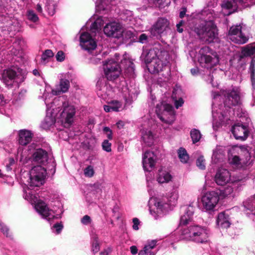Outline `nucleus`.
I'll return each mask as SVG.
<instances>
[{"instance_id": "obj_1", "label": "nucleus", "mask_w": 255, "mask_h": 255, "mask_svg": "<svg viewBox=\"0 0 255 255\" xmlns=\"http://www.w3.org/2000/svg\"><path fill=\"white\" fill-rule=\"evenodd\" d=\"M167 52L158 47L150 49L145 58L149 71L153 73L162 71L167 63Z\"/></svg>"}, {"instance_id": "obj_2", "label": "nucleus", "mask_w": 255, "mask_h": 255, "mask_svg": "<svg viewBox=\"0 0 255 255\" xmlns=\"http://www.w3.org/2000/svg\"><path fill=\"white\" fill-rule=\"evenodd\" d=\"M208 237L206 230L198 226L184 229L181 234V238L183 240H192L200 243L207 242Z\"/></svg>"}, {"instance_id": "obj_3", "label": "nucleus", "mask_w": 255, "mask_h": 255, "mask_svg": "<svg viewBox=\"0 0 255 255\" xmlns=\"http://www.w3.org/2000/svg\"><path fill=\"white\" fill-rule=\"evenodd\" d=\"M196 33L200 39L208 43L213 42L218 35L217 27L212 21H207L204 26L198 28Z\"/></svg>"}, {"instance_id": "obj_4", "label": "nucleus", "mask_w": 255, "mask_h": 255, "mask_svg": "<svg viewBox=\"0 0 255 255\" xmlns=\"http://www.w3.org/2000/svg\"><path fill=\"white\" fill-rule=\"evenodd\" d=\"M46 175V170L41 166L33 167L30 171V178L28 182V188L30 189L34 187H40L44 183Z\"/></svg>"}, {"instance_id": "obj_5", "label": "nucleus", "mask_w": 255, "mask_h": 255, "mask_svg": "<svg viewBox=\"0 0 255 255\" xmlns=\"http://www.w3.org/2000/svg\"><path fill=\"white\" fill-rule=\"evenodd\" d=\"M222 94L225 97L224 106L225 111H229L233 107L240 104L241 102L240 91L238 88L223 90Z\"/></svg>"}, {"instance_id": "obj_6", "label": "nucleus", "mask_w": 255, "mask_h": 255, "mask_svg": "<svg viewBox=\"0 0 255 255\" xmlns=\"http://www.w3.org/2000/svg\"><path fill=\"white\" fill-rule=\"evenodd\" d=\"M200 53L201 56L199 61L202 66L209 68L218 63L219 58L217 54L211 51L209 47L205 46L202 48Z\"/></svg>"}, {"instance_id": "obj_7", "label": "nucleus", "mask_w": 255, "mask_h": 255, "mask_svg": "<svg viewBox=\"0 0 255 255\" xmlns=\"http://www.w3.org/2000/svg\"><path fill=\"white\" fill-rule=\"evenodd\" d=\"M201 201L204 209L212 211L219 201V196L215 191L208 192L203 195Z\"/></svg>"}, {"instance_id": "obj_8", "label": "nucleus", "mask_w": 255, "mask_h": 255, "mask_svg": "<svg viewBox=\"0 0 255 255\" xmlns=\"http://www.w3.org/2000/svg\"><path fill=\"white\" fill-rule=\"evenodd\" d=\"M228 37L232 41L239 44H244L248 40V37L243 32L240 25L232 26L229 30Z\"/></svg>"}, {"instance_id": "obj_9", "label": "nucleus", "mask_w": 255, "mask_h": 255, "mask_svg": "<svg viewBox=\"0 0 255 255\" xmlns=\"http://www.w3.org/2000/svg\"><path fill=\"white\" fill-rule=\"evenodd\" d=\"M105 74L109 80L117 78L120 75L121 69L119 64L114 60H109L104 65Z\"/></svg>"}, {"instance_id": "obj_10", "label": "nucleus", "mask_w": 255, "mask_h": 255, "mask_svg": "<svg viewBox=\"0 0 255 255\" xmlns=\"http://www.w3.org/2000/svg\"><path fill=\"white\" fill-rule=\"evenodd\" d=\"M104 32L107 36L119 38L122 35L123 29L120 23L112 22L107 24L105 26Z\"/></svg>"}, {"instance_id": "obj_11", "label": "nucleus", "mask_w": 255, "mask_h": 255, "mask_svg": "<svg viewBox=\"0 0 255 255\" xmlns=\"http://www.w3.org/2000/svg\"><path fill=\"white\" fill-rule=\"evenodd\" d=\"M232 132L236 139L245 140L249 134L248 127L241 123L235 124L232 128Z\"/></svg>"}, {"instance_id": "obj_12", "label": "nucleus", "mask_w": 255, "mask_h": 255, "mask_svg": "<svg viewBox=\"0 0 255 255\" xmlns=\"http://www.w3.org/2000/svg\"><path fill=\"white\" fill-rule=\"evenodd\" d=\"M230 152L232 153H238L242 161V163L246 166V167L250 165L252 161L251 160V156L249 150L247 147L245 146H241L239 147H233L230 150Z\"/></svg>"}, {"instance_id": "obj_13", "label": "nucleus", "mask_w": 255, "mask_h": 255, "mask_svg": "<svg viewBox=\"0 0 255 255\" xmlns=\"http://www.w3.org/2000/svg\"><path fill=\"white\" fill-rule=\"evenodd\" d=\"M80 45L86 50L91 52L97 47V43L88 32H83L80 37Z\"/></svg>"}, {"instance_id": "obj_14", "label": "nucleus", "mask_w": 255, "mask_h": 255, "mask_svg": "<svg viewBox=\"0 0 255 255\" xmlns=\"http://www.w3.org/2000/svg\"><path fill=\"white\" fill-rule=\"evenodd\" d=\"M156 161V156L150 151H146L142 157L143 167L145 171H150L154 167Z\"/></svg>"}, {"instance_id": "obj_15", "label": "nucleus", "mask_w": 255, "mask_h": 255, "mask_svg": "<svg viewBox=\"0 0 255 255\" xmlns=\"http://www.w3.org/2000/svg\"><path fill=\"white\" fill-rule=\"evenodd\" d=\"M16 70L13 69H8L3 71L2 80L6 85L8 86L12 84L19 73V69H16Z\"/></svg>"}, {"instance_id": "obj_16", "label": "nucleus", "mask_w": 255, "mask_h": 255, "mask_svg": "<svg viewBox=\"0 0 255 255\" xmlns=\"http://www.w3.org/2000/svg\"><path fill=\"white\" fill-rule=\"evenodd\" d=\"M221 6L222 14L229 15L237 10L238 3L235 0H223Z\"/></svg>"}, {"instance_id": "obj_17", "label": "nucleus", "mask_w": 255, "mask_h": 255, "mask_svg": "<svg viewBox=\"0 0 255 255\" xmlns=\"http://www.w3.org/2000/svg\"><path fill=\"white\" fill-rule=\"evenodd\" d=\"M169 25L167 19L160 18L151 28V33L153 35L159 34L164 31Z\"/></svg>"}, {"instance_id": "obj_18", "label": "nucleus", "mask_w": 255, "mask_h": 255, "mask_svg": "<svg viewBox=\"0 0 255 255\" xmlns=\"http://www.w3.org/2000/svg\"><path fill=\"white\" fill-rule=\"evenodd\" d=\"M231 175L229 171L226 169H219L217 172L215 181L219 185L223 186L230 180Z\"/></svg>"}, {"instance_id": "obj_19", "label": "nucleus", "mask_w": 255, "mask_h": 255, "mask_svg": "<svg viewBox=\"0 0 255 255\" xmlns=\"http://www.w3.org/2000/svg\"><path fill=\"white\" fill-rule=\"evenodd\" d=\"M33 134L30 130L25 129H21L18 131V141L19 144L25 146L32 140Z\"/></svg>"}, {"instance_id": "obj_20", "label": "nucleus", "mask_w": 255, "mask_h": 255, "mask_svg": "<svg viewBox=\"0 0 255 255\" xmlns=\"http://www.w3.org/2000/svg\"><path fill=\"white\" fill-rule=\"evenodd\" d=\"M32 158L34 161L38 163L44 164L48 160V153L45 150L38 148L33 153Z\"/></svg>"}, {"instance_id": "obj_21", "label": "nucleus", "mask_w": 255, "mask_h": 255, "mask_svg": "<svg viewBox=\"0 0 255 255\" xmlns=\"http://www.w3.org/2000/svg\"><path fill=\"white\" fill-rule=\"evenodd\" d=\"M70 87V82L67 79L60 80L59 84L55 89L52 90V93L54 95H58L68 91Z\"/></svg>"}, {"instance_id": "obj_22", "label": "nucleus", "mask_w": 255, "mask_h": 255, "mask_svg": "<svg viewBox=\"0 0 255 255\" xmlns=\"http://www.w3.org/2000/svg\"><path fill=\"white\" fill-rule=\"evenodd\" d=\"M75 113H60L59 121L65 128H69L73 122Z\"/></svg>"}, {"instance_id": "obj_23", "label": "nucleus", "mask_w": 255, "mask_h": 255, "mask_svg": "<svg viewBox=\"0 0 255 255\" xmlns=\"http://www.w3.org/2000/svg\"><path fill=\"white\" fill-rule=\"evenodd\" d=\"M55 113H47V115L41 124V127L44 129H48L53 127L55 123Z\"/></svg>"}, {"instance_id": "obj_24", "label": "nucleus", "mask_w": 255, "mask_h": 255, "mask_svg": "<svg viewBox=\"0 0 255 255\" xmlns=\"http://www.w3.org/2000/svg\"><path fill=\"white\" fill-rule=\"evenodd\" d=\"M115 0H97L96 2V7L97 10L101 11L105 10H109L111 8V5L116 4Z\"/></svg>"}, {"instance_id": "obj_25", "label": "nucleus", "mask_w": 255, "mask_h": 255, "mask_svg": "<svg viewBox=\"0 0 255 255\" xmlns=\"http://www.w3.org/2000/svg\"><path fill=\"white\" fill-rule=\"evenodd\" d=\"M35 207L36 211L43 217L48 218V219L51 218L49 216L51 215V212L52 211L49 210L45 203L38 202L36 204Z\"/></svg>"}, {"instance_id": "obj_26", "label": "nucleus", "mask_w": 255, "mask_h": 255, "mask_svg": "<svg viewBox=\"0 0 255 255\" xmlns=\"http://www.w3.org/2000/svg\"><path fill=\"white\" fill-rule=\"evenodd\" d=\"M231 153V155L229 156V161L230 164L239 169L246 167V166L242 163V161L239 156L233 155L234 153H232V152Z\"/></svg>"}, {"instance_id": "obj_27", "label": "nucleus", "mask_w": 255, "mask_h": 255, "mask_svg": "<svg viewBox=\"0 0 255 255\" xmlns=\"http://www.w3.org/2000/svg\"><path fill=\"white\" fill-rule=\"evenodd\" d=\"M157 117L163 123L172 124L175 120L174 113H156Z\"/></svg>"}, {"instance_id": "obj_28", "label": "nucleus", "mask_w": 255, "mask_h": 255, "mask_svg": "<svg viewBox=\"0 0 255 255\" xmlns=\"http://www.w3.org/2000/svg\"><path fill=\"white\" fill-rule=\"evenodd\" d=\"M182 90L180 87L176 86L173 89L172 97L173 99H175L174 104L177 109H178L179 107L182 106L184 103L183 100L181 98H180L178 100H177L178 96H180Z\"/></svg>"}, {"instance_id": "obj_29", "label": "nucleus", "mask_w": 255, "mask_h": 255, "mask_svg": "<svg viewBox=\"0 0 255 255\" xmlns=\"http://www.w3.org/2000/svg\"><path fill=\"white\" fill-rule=\"evenodd\" d=\"M217 224L219 227L222 228H229L230 223L228 220V216H226L224 212L220 213L218 216Z\"/></svg>"}, {"instance_id": "obj_30", "label": "nucleus", "mask_w": 255, "mask_h": 255, "mask_svg": "<svg viewBox=\"0 0 255 255\" xmlns=\"http://www.w3.org/2000/svg\"><path fill=\"white\" fill-rule=\"evenodd\" d=\"M171 179V175L166 171L159 170L157 180L159 183H164L169 182Z\"/></svg>"}, {"instance_id": "obj_31", "label": "nucleus", "mask_w": 255, "mask_h": 255, "mask_svg": "<svg viewBox=\"0 0 255 255\" xmlns=\"http://www.w3.org/2000/svg\"><path fill=\"white\" fill-rule=\"evenodd\" d=\"M142 137L144 142L149 146L152 145L153 143V135L150 130H143L142 131Z\"/></svg>"}, {"instance_id": "obj_32", "label": "nucleus", "mask_w": 255, "mask_h": 255, "mask_svg": "<svg viewBox=\"0 0 255 255\" xmlns=\"http://www.w3.org/2000/svg\"><path fill=\"white\" fill-rule=\"evenodd\" d=\"M122 104L118 101H112L108 103L107 105L104 106L105 112H109L110 110L113 111H118L119 109L122 107Z\"/></svg>"}, {"instance_id": "obj_33", "label": "nucleus", "mask_w": 255, "mask_h": 255, "mask_svg": "<svg viewBox=\"0 0 255 255\" xmlns=\"http://www.w3.org/2000/svg\"><path fill=\"white\" fill-rule=\"evenodd\" d=\"M157 241L156 240H152L148 243V245L144 246L143 250H141L138 254V255H145L151 253V250L154 249L156 246Z\"/></svg>"}, {"instance_id": "obj_34", "label": "nucleus", "mask_w": 255, "mask_h": 255, "mask_svg": "<svg viewBox=\"0 0 255 255\" xmlns=\"http://www.w3.org/2000/svg\"><path fill=\"white\" fill-rule=\"evenodd\" d=\"M62 106L60 108L58 107V109H56V110H58V111H62V112H70L75 111L76 110H78L77 108L73 105L72 104L69 103L68 101H65L62 103Z\"/></svg>"}, {"instance_id": "obj_35", "label": "nucleus", "mask_w": 255, "mask_h": 255, "mask_svg": "<svg viewBox=\"0 0 255 255\" xmlns=\"http://www.w3.org/2000/svg\"><path fill=\"white\" fill-rule=\"evenodd\" d=\"M178 154L179 158L182 163H187L189 159V157L185 148L180 147L178 149Z\"/></svg>"}, {"instance_id": "obj_36", "label": "nucleus", "mask_w": 255, "mask_h": 255, "mask_svg": "<svg viewBox=\"0 0 255 255\" xmlns=\"http://www.w3.org/2000/svg\"><path fill=\"white\" fill-rule=\"evenodd\" d=\"M190 136L193 143L198 142L201 138V134L200 131L195 128L191 130Z\"/></svg>"}, {"instance_id": "obj_37", "label": "nucleus", "mask_w": 255, "mask_h": 255, "mask_svg": "<svg viewBox=\"0 0 255 255\" xmlns=\"http://www.w3.org/2000/svg\"><path fill=\"white\" fill-rule=\"evenodd\" d=\"M54 55V53L51 50H46L44 51V52L42 54L41 56V62L45 64L48 61L49 58L52 57Z\"/></svg>"}, {"instance_id": "obj_38", "label": "nucleus", "mask_w": 255, "mask_h": 255, "mask_svg": "<svg viewBox=\"0 0 255 255\" xmlns=\"http://www.w3.org/2000/svg\"><path fill=\"white\" fill-rule=\"evenodd\" d=\"M156 108L157 110H156V112H157V110L163 111L164 112H171L173 109L172 106L165 103H161L160 106L157 105Z\"/></svg>"}, {"instance_id": "obj_39", "label": "nucleus", "mask_w": 255, "mask_h": 255, "mask_svg": "<svg viewBox=\"0 0 255 255\" xmlns=\"http://www.w3.org/2000/svg\"><path fill=\"white\" fill-rule=\"evenodd\" d=\"M242 54L245 56H249L255 54V47L248 46L245 47L242 50Z\"/></svg>"}, {"instance_id": "obj_40", "label": "nucleus", "mask_w": 255, "mask_h": 255, "mask_svg": "<svg viewBox=\"0 0 255 255\" xmlns=\"http://www.w3.org/2000/svg\"><path fill=\"white\" fill-rule=\"evenodd\" d=\"M250 69L251 72V80L252 84L254 86L255 84V61L252 60L250 64Z\"/></svg>"}, {"instance_id": "obj_41", "label": "nucleus", "mask_w": 255, "mask_h": 255, "mask_svg": "<svg viewBox=\"0 0 255 255\" xmlns=\"http://www.w3.org/2000/svg\"><path fill=\"white\" fill-rule=\"evenodd\" d=\"M233 188L231 186L226 187L222 192V194L224 197L233 196Z\"/></svg>"}, {"instance_id": "obj_42", "label": "nucleus", "mask_w": 255, "mask_h": 255, "mask_svg": "<svg viewBox=\"0 0 255 255\" xmlns=\"http://www.w3.org/2000/svg\"><path fill=\"white\" fill-rule=\"evenodd\" d=\"M221 123L227 122L229 120L228 113H216Z\"/></svg>"}, {"instance_id": "obj_43", "label": "nucleus", "mask_w": 255, "mask_h": 255, "mask_svg": "<svg viewBox=\"0 0 255 255\" xmlns=\"http://www.w3.org/2000/svg\"><path fill=\"white\" fill-rule=\"evenodd\" d=\"M238 2L244 7L255 4V0H238Z\"/></svg>"}, {"instance_id": "obj_44", "label": "nucleus", "mask_w": 255, "mask_h": 255, "mask_svg": "<svg viewBox=\"0 0 255 255\" xmlns=\"http://www.w3.org/2000/svg\"><path fill=\"white\" fill-rule=\"evenodd\" d=\"M224 154V150L222 147H217L216 149L214 151L213 156L217 158H220Z\"/></svg>"}, {"instance_id": "obj_45", "label": "nucleus", "mask_w": 255, "mask_h": 255, "mask_svg": "<svg viewBox=\"0 0 255 255\" xmlns=\"http://www.w3.org/2000/svg\"><path fill=\"white\" fill-rule=\"evenodd\" d=\"M197 166L201 169H204L205 168V159L203 156H200L197 159L196 161Z\"/></svg>"}, {"instance_id": "obj_46", "label": "nucleus", "mask_w": 255, "mask_h": 255, "mask_svg": "<svg viewBox=\"0 0 255 255\" xmlns=\"http://www.w3.org/2000/svg\"><path fill=\"white\" fill-rule=\"evenodd\" d=\"M191 221L190 218L187 215H184L182 216L180 219L179 225L185 226Z\"/></svg>"}, {"instance_id": "obj_47", "label": "nucleus", "mask_w": 255, "mask_h": 255, "mask_svg": "<svg viewBox=\"0 0 255 255\" xmlns=\"http://www.w3.org/2000/svg\"><path fill=\"white\" fill-rule=\"evenodd\" d=\"M28 19L33 22H36L38 20L37 15L32 10H29L27 12Z\"/></svg>"}, {"instance_id": "obj_48", "label": "nucleus", "mask_w": 255, "mask_h": 255, "mask_svg": "<svg viewBox=\"0 0 255 255\" xmlns=\"http://www.w3.org/2000/svg\"><path fill=\"white\" fill-rule=\"evenodd\" d=\"M94 170L91 165L88 166L84 170V174L86 176L91 177L94 175Z\"/></svg>"}, {"instance_id": "obj_49", "label": "nucleus", "mask_w": 255, "mask_h": 255, "mask_svg": "<svg viewBox=\"0 0 255 255\" xmlns=\"http://www.w3.org/2000/svg\"><path fill=\"white\" fill-rule=\"evenodd\" d=\"M244 206L248 209L252 210L254 208H255V202L254 200H249L244 202Z\"/></svg>"}, {"instance_id": "obj_50", "label": "nucleus", "mask_w": 255, "mask_h": 255, "mask_svg": "<svg viewBox=\"0 0 255 255\" xmlns=\"http://www.w3.org/2000/svg\"><path fill=\"white\" fill-rule=\"evenodd\" d=\"M102 147L104 150L107 152L111 151V143L108 140H105L102 143Z\"/></svg>"}, {"instance_id": "obj_51", "label": "nucleus", "mask_w": 255, "mask_h": 255, "mask_svg": "<svg viewBox=\"0 0 255 255\" xmlns=\"http://www.w3.org/2000/svg\"><path fill=\"white\" fill-rule=\"evenodd\" d=\"M81 222L84 225H88L91 222V219L89 216L88 215H85L82 219H81Z\"/></svg>"}, {"instance_id": "obj_52", "label": "nucleus", "mask_w": 255, "mask_h": 255, "mask_svg": "<svg viewBox=\"0 0 255 255\" xmlns=\"http://www.w3.org/2000/svg\"><path fill=\"white\" fill-rule=\"evenodd\" d=\"M56 58L57 61H62L65 58L64 53L62 51H59L57 52Z\"/></svg>"}, {"instance_id": "obj_53", "label": "nucleus", "mask_w": 255, "mask_h": 255, "mask_svg": "<svg viewBox=\"0 0 255 255\" xmlns=\"http://www.w3.org/2000/svg\"><path fill=\"white\" fill-rule=\"evenodd\" d=\"M0 230L3 232L6 237H10V235H8V228L2 223H0Z\"/></svg>"}, {"instance_id": "obj_54", "label": "nucleus", "mask_w": 255, "mask_h": 255, "mask_svg": "<svg viewBox=\"0 0 255 255\" xmlns=\"http://www.w3.org/2000/svg\"><path fill=\"white\" fill-rule=\"evenodd\" d=\"M132 222H133V226L132 228L135 230H138V225L139 224V221L137 218H134L132 219Z\"/></svg>"}, {"instance_id": "obj_55", "label": "nucleus", "mask_w": 255, "mask_h": 255, "mask_svg": "<svg viewBox=\"0 0 255 255\" xmlns=\"http://www.w3.org/2000/svg\"><path fill=\"white\" fill-rule=\"evenodd\" d=\"M100 250L99 244L96 241L95 242L92 246V251L94 253H97Z\"/></svg>"}, {"instance_id": "obj_56", "label": "nucleus", "mask_w": 255, "mask_h": 255, "mask_svg": "<svg viewBox=\"0 0 255 255\" xmlns=\"http://www.w3.org/2000/svg\"><path fill=\"white\" fill-rule=\"evenodd\" d=\"M101 27H99L98 25H94V23H92L91 26V31L92 33H96L97 31H99L101 30Z\"/></svg>"}, {"instance_id": "obj_57", "label": "nucleus", "mask_w": 255, "mask_h": 255, "mask_svg": "<svg viewBox=\"0 0 255 255\" xmlns=\"http://www.w3.org/2000/svg\"><path fill=\"white\" fill-rule=\"evenodd\" d=\"M104 24V21L102 18H98L94 22V25H98L99 27H101Z\"/></svg>"}, {"instance_id": "obj_58", "label": "nucleus", "mask_w": 255, "mask_h": 255, "mask_svg": "<svg viewBox=\"0 0 255 255\" xmlns=\"http://www.w3.org/2000/svg\"><path fill=\"white\" fill-rule=\"evenodd\" d=\"M53 227L56 229L57 233H59L63 228V225L61 223H57L54 225Z\"/></svg>"}, {"instance_id": "obj_59", "label": "nucleus", "mask_w": 255, "mask_h": 255, "mask_svg": "<svg viewBox=\"0 0 255 255\" xmlns=\"http://www.w3.org/2000/svg\"><path fill=\"white\" fill-rule=\"evenodd\" d=\"M164 0H148L149 2L152 3L155 5H161Z\"/></svg>"}, {"instance_id": "obj_60", "label": "nucleus", "mask_w": 255, "mask_h": 255, "mask_svg": "<svg viewBox=\"0 0 255 255\" xmlns=\"http://www.w3.org/2000/svg\"><path fill=\"white\" fill-rule=\"evenodd\" d=\"M147 37L145 34H142L139 36V41L142 43H144L147 40Z\"/></svg>"}, {"instance_id": "obj_61", "label": "nucleus", "mask_w": 255, "mask_h": 255, "mask_svg": "<svg viewBox=\"0 0 255 255\" xmlns=\"http://www.w3.org/2000/svg\"><path fill=\"white\" fill-rule=\"evenodd\" d=\"M154 205L157 209L161 210L163 206V204L160 201H157L154 203Z\"/></svg>"}, {"instance_id": "obj_62", "label": "nucleus", "mask_w": 255, "mask_h": 255, "mask_svg": "<svg viewBox=\"0 0 255 255\" xmlns=\"http://www.w3.org/2000/svg\"><path fill=\"white\" fill-rule=\"evenodd\" d=\"M131 253L132 255H135L137 254L138 250L137 247L135 246H132L130 248Z\"/></svg>"}, {"instance_id": "obj_63", "label": "nucleus", "mask_w": 255, "mask_h": 255, "mask_svg": "<svg viewBox=\"0 0 255 255\" xmlns=\"http://www.w3.org/2000/svg\"><path fill=\"white\" fill-rule=\"evenodd\" d=\"M186 11H187L186 8H185V7L182 8L181 11L180 12V13H179V16L180 18H182L185 16Z\"/></svg>"}, {"instance_id": "obj_64", "label": "nucleus", "mask_w": 255, "mask_h": 255, "mask_svg": "<svg viewBox=\"0 0 255 255\" xmlns=\"http://www.w3.org/2000/svg\"><path fill=\"white\" fill-rule=\"evenodd\" d=\"M212 97L214 100H216L220 97V95H219L216 92H213L212 93Z\"/></svg>"}]
</instances>
